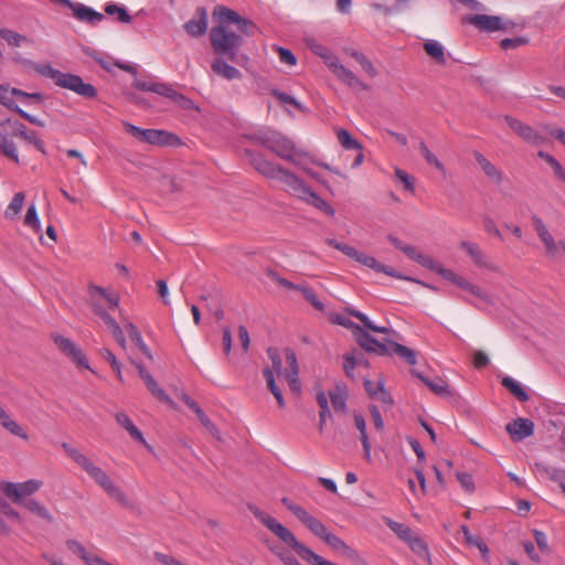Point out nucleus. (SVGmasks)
Here are the masks:
<instances>
[{
    "label": "nucleus",
    "instance_id": "1",
    "mask_svg": "<svg viewBox=\"0 0 565 565\" xmlns=\"http://www.w3.org/2000/svg\"><path fill=\"white\" fill-rule=\"evenodd\" d=\"M244 154L259 174L267 179L279 181L284 185V190L292 196L316 207L327 215L332 216L334 214L333 207L319 196L302 179L291 171L286 170L280 164L269 161L262 153L254 152L253 150L245 149Z\"/></svg>",
    "mask_w": 565,
    "mask_h": 565
},
{
    "label": "nucleus",
    "instance_id": "2",
    "mask_svg": "<svg viewBox=\"0 0 565 565\" xmlns=\"http://www.w3.org/2000/svg\"><path fill=\"white\" fill-rule=\"evenodd\" d=\"M213 14L218 18L220 24L213 26L210 31L211 45L216 54H227L231 60H234L242 45V38L231 30L226 23L235 24L237 31L247 36L254 35L257 26L252 21L242 18L236 11L224 6L215 7Z\"/></svg>",
    "mask_w": 565,
    "mask_h": 565
},
{
    "label": "nucleus",
    "instance_id": "3",
    "mask_svg": "<svg viewBox=\"0 0 565 565\" xmlns=\"http://www.w3.org/2000/svg\"><path fill=\"white\" fill-rule=\"evenodd\" d=\"M88 295L93 312L105 322L117 343L126 349L127 342L124 331L110 316V311L119 307V295L96 285L88 286Z\"/></svg>",
    "mask_w": 565,
    "mask_h": 565
},
{
    "label": "nucleus",
    "instance_id": "4",
    "mask_svg": "<svg viewBox=\"0 0 565 565\" xmlns=\"http://www.w3.org/2000/svg\"><path fill=\"white\" fill-rule=\"evenodd\" d=\"M63 450L66 455L81 468L88 477L102 488L110 498L119 503H127L128 499L126 493L118 487L109 477V475L99 467L90 457L72 447L67 443L62 444Z\"/></svg>",
    "mask_w": 565,
    "mask_h": 565
},
{
    "label": "nucleus",
    "instance_id": "5",
    "mask_svg": "<svg viewBox=\"0 0 565 565\" xmlns=\"http://www.w3.org/2000/svg\"><path fill=\"white\" fill-rule=\"evenodd\" d=\"M307 44L311 52L323 61L326 66L341 83L355 90L369 89V85L361 81L351 70L345 67L330 49L316 40H309Z\"/></svg>",
    "mask_w": 565,
    "mask_h": 565
},
{
    "label": "nucleus",
    "instance_id": "6",
    "mask_svg": "<svg viewBox=\"0 0 565 565\" xmlns=\"http://www.w3.org/2000/svg\"><path fill=\"white\" fill-rule=\"evenodd\" d=\"M33 70L39 75L53 79L56 86L72 90L85 98H94L97 95L96 88L88 83H84L78 75L62 73L47 63H35Z\"/></svg>",
    "mask_w": 565,
    "mask_h": 565
},
{
    "label": "nucleus",
    "instance_id": "7",
    "mask_svg": "<svg viewBox=\"0 0 565 565\" xmlns=\"http://www.w3.org/2000/svg\"><path fill=\"white\" fill-rule=\"evenodd\" d=\"M253 141L265 147L282 160L294 163L302 153L295 143L278 131L267 130L250 137Z\"/></svg>",
    "mask_w": 565,
    "mask_h": 565
},
{
    "label": "nucleus",
    "instance_id": "8",
    "mask_svg": "<svg viewBox=\"0 0 565 565\" xmlns=\"http://www.w3.org/2000/svg\"><path fill=\"white\" fill-rule=\"evenodd\" d=\"M267 354L269 360L271 361L273 374L276 373L279 377H284L292 392L298 393L300 391V383L298 380L299 366L297 363V358L295 352L291 349H285V362L287 364L286 367L282 366V359L278 349L269 348L267 350Z\"/></svg>",
    "mask_w": 565,
    "mask_h": 565
},
{
    "label": "nucleus",
    "instance_id": "9",
    "mask_svg": "<svg viewBox=\"0 0 565 565\" xmlns=\"http://www.w3.org/2000/svg\"><path fill=\"white\" fill-rule=\"evenodd\" d=\"M122 126L127 134L136 138L138 141L153 146H180L181 139L167 130L161 129H143L128 121H124Z\"/></svg>",
    "mask_w": 565,
    "mask_h": 565
},
{
    "label": "nucleus",
    "instance_id": "10",
    "mask_svg": "<svg viewBox=\"0 0 565 565\" xmlns=\"http://www.w3.org/2000/svg\"><path fill=\"white\" fill-rule=\"evenodd\" d=\"M531 223L547 257L557 259L562 254L565 255V239L555 241L547 225L539 215H532Z\"/></svg>",
    "mask_w": 565,
    "mask_h": 565
},
{
    "label": "nucleus",
    "instance_id": "11",
    "mask_svg": "<svg viewBox=\"0 0 565 565\" xmlns=\"http://www.w3.org/2000/svg\"><path fill=\"white\" fill-rule=\"evenodd\" d=\"M281 502L315 536L320 539L327 530L320 520L288 498H284Z\"/></svg>",
    "mask_w": 565,
    "mask_h": 565
},
{
    "label": "nucleus",
    "instance_id": "12",
    "mask_svg": "<svg viewBox=\"0 0 565 565\" xmlns=\"http://www.w3.org/2000/svg\"><path fill=\"white\" fill-rule=\"evenodd\" d=\"M42 486L39 480H28L21 483L3 482L0 486L2 492L15 503H21L28 497L38 491Z\"/></svg>",
    "mask_w": 565,
    "mask_h": 565
},
{
    "label": "nucleus",
    "instance_id": "13",
    "mask_svg": "<svg viewBox=\"0 0 565 565\" xmlns=\"http://www.w3.org/2000/svg\"><path fill=\"white\" fill-rule=\"evenodd\" d=\"M503 120L508 127L525 142L532 146H539L544 142V138L534 128L520 119L505 115Z\"/></svg>",
    "mask_w": 565,
    "mask_h": 565
},
{
    "label": "nucleus",
    "instance_id": "14",
    "mask_svg": "<svg viewBox=\"0 0 565 565\" xmlns=\"http://www.w3.org/2000/svg\"><path fill=\"white\" fill-rule=\"evenodd\" d=\"M52 1L61 3L62 6H65L66 8L71 9L74 17L81 22H85V23L95 25L104 20L103 13H100L83 3L73 2L71 0H52Z\"/></svg>",
    "mask_w": 565,
    "mask_h": 565
},
{
    "label": "nucleus",
    "instance_id": "15",
    "mask_svg": "<svg viewBox=\"0 0 565 565\" xmlns=\"http://www.w3.org/2000/svg\"><path fill=\"white\" fill-rule=\"evenodd\" d=\"M53 341L58 350L71 359L77 366L89 369L85 354L71 339L55 334L53 335Z\"/></svg>",
    "mask_w": 565,
    "mask_h": 565
},
{
    "label": "nucleus",
    "instance_id": "16",
    "mask_svg": "<svg viewBox=\"0 0 565 565\" xmlns=\"http://www.w3.org/2000/svg\"><path fill=\"white\" fill-rule=\"evenodd\" d=\"M6 126L12 129V136L20 137L26 142L33 145L40 152L45 153V145L43 140L38 137L36 132L29 131L22 122L12 121L11 119L0 120V127Z\"/></svg>",
    "mask_w": 565,
    "mask_h": 565
},
{
    "label": "nucleus",
    "instance_id": "17",
    "mask_svg": "<svg viewBox=\"0 0 565 565\" xmlns=\"http://www.w3.org/2000/svg\"><path fill=\"white\" fill-rule=\"evenodd\" d=\"M463 23H469L480 31L494 32L503 28L500 17L487 14L467 15L462 19Z\"/></svg>",
    "mask_w": 565,
    "mask_h": 565
},
{
    "label": "nucleus",
    "instance_id": "18",
    "mask_svg": "<svg viewBox=\"0 0 565 565\" xmlns=\"http://www.w3.org/2000/svg\"><path fill=\"white\" fill-rule=\"evenodd\" d=\"M505 430L513 441H520L533 435L534 424L531 419L519 417L508 423Z\"/></svg>",
    "mask_w": 565,
    "mask_h": 565
},
{
    "label": "nucleus",
    "instance_id": "19",
    "mask_svg": "<svg viewBox=\"0 0 565 565\" xmlns=\"http://www.w3.org/2000/svg\"><path fill=\"white\" fill-rule=\"evenodd\" d=\"M354 337L359 345L367 352H374L380 355H384L388 352V349L385 344L380 343L376 339L370 335L361 327H356V331H354Z\"/></svg>",
    "mask_w": 565,
    "mask_h": 565
},
{
    "label": "nucleus",
    "instance_id": "20",
    "mask_svg": "<svg viewBox=\"0 0 565 565\" xmlns=\"http://www.w3.org/2000/svg\"><path fill=\"white\" fill-rule=\"evenodd\" d=\"M136 367L139 372V375L147 388L151 392V394L159 401L163 403H171L170 397L166 394V392L159 387L158 383L153 379V376L146 370V367L139 363L136 364Z\"/></svg>",
    "mask_w": 565,
    "mask_h": 565
},
{
    "label": "nucleus",
    "instance_id": "21",
    "mask_svg": "<svg viewBox=\"0 0 565 565\" xmlns=\"http://www.w3.org/2000/svg\"><path fill=\"white\" fill-rule=\"evenodd\" d=\"M136 367L139 372V375L147 388L151 392V394L159 401L163 403H171L170 397L166 394V392L159 387L158 383L153 379V376L146 370V367L139 363L136 364Z\"/></svg>",
    "mask_w": 565,
    "mask_h": 565
},
{
    "label": "nucleus",
    "instance_id": "22",
    "mask_svg": "<svg viewBox=\"0 0 565 565\" xmlns=\"http://www.w3.org/2000/svg\"><path fill=\"white\" fill-rule=\"evenodd\" d=\"M475 159L483 173L495 184H500L504 180V173L498 167H495L489 159L482 153L475 152Z\"/></svg>",
    "mask_w": 565,
    "mask_h": 565
},
{
    "label": "nucleus",
    "instance_id": "23",
    "mask_svg": "<svg viewBox=\"0 0 565 565\" xmlns=\"http://www.w3.org/2000/svg\"><path fill=\"white\" fill-rule=\"evenodd\" d=\"M6 127L0 129V153L6 158L19 163V151L12 137L6 131Z\"/></svg>",
    "mask_w": 565,
    "mask_h": 565
},
{
    "label": "nucleus",
    "instance_id": "24",
    "mask_svg": "<svg viewBox=\"0 0 565 565\" xmlns=\"http://www.w3.org/2000/svg\"><path fill=\"white\" fill-rule=\"evenodd\" d=\"M116 422L118 425H120L125 430L128 431L130 437L141 444H143L147 448H150V446L147 444L146 439L143 438L142 433L139 430V428L132 423L130 417L125 413H117L116 414Z\"/></svg>",
    "mask_w": 565,
    "mask_h": 565
},
{
    "label": "nucleus",
    "instance_id": "25",
    "mask_svg": "<svg viewBox=\"0 0 565 565\" xmlns=\"http://www.w3.org/2000/svg\"><path fill=\"white\" fill-rule=\"evenodd\" d=\"M0 425L10 434L23 439L28 440L29 435L26 431L11 418V416L0 406Z\"/></svg>",
    "mask_w": 565,
    "mask_h": 565
},
{
    "label": "nucleus",
    "instance_id": "26",
    "mask_svg": "<svg viewBox=\"0 0 565 565\" xmlns=\"http://www.w3.org/2000/svg\"><path fill=\"white\" fill-rule=\"evenodd\" d=\"M211 68L216 75L228 81L238 79L242 76L241 72L236 67L231 66L221 58H215L211 64Z\"/></svg>",
    "mask_w": 565,
    "mask_h": 565
},
{
    "label": "nucleus",
    "instance_id": "27",
    "mask_svg": "<svg viewBox=\"0 0 565 565\" xmlns=\"http://www.w3.org/2000/svg\"><path fill=\"white\" fill-rule=\"evenodd\" d=\"M355 260L365 267L374 269L375 271L384 273L392 277H399L393 268L380 264L373 256L366 255L362 252L358 253Z\"/></svg>",
    "mask_w": 565,
    "mask_h": 565
},
{
    "label": "nucleus",
    "instance_id": "28",
    "mask_svg": "<svg viewBox=\"0 0 565 565\" xmlns=\"http://www.w3.org/2000/svg\"><path fill=\"white\" fill-rule=\"evenodd\" d=\"M185 31L192 36L203 35L207 30V18L204 11L198 19H191L184 24Z\"/></svg>",
    "mask_w": 565,
    "mask_h": 565
},
{
    "label": "nucleus",
    "instance_id": "29",
    "mask_svg": "<svg viewBox=\"0 0 565 565\" xmlns=\"http://www.w3.org/2000/svg\"><path fill=\"white\" fill-rule=\"evenodd\" d=\"M20 504H22L25 510H28L32 514H34L43 520H46V521L53 520L49 510L43 504H41L39 501H36L34 499H30V498L25 499V500L21 501Z\"/></svg>",
    "mask_w": 565,
    "mask_h": 565
},
{
    "label": "nucleus",
    "instance_id": "30",
    "mask_svg": "<svg viewBox=\"0 0 565 565\" xmlns=\"http://www.w3.org/2000/svg\"><path fill=\"white\" fill-rule=\"evenodd\" d=\"M354 423L356 429L360 431V440L364 449V456L367 460H371V444L366 434V423L363 416L355 414Z\"/></svg>",
    "mask_w": 565,
    "mask_h": 565
},
{
    "label": "nucleus",
    "instance_id": "31",
    "mask_svg": "<svg viewBox=\"0 0 565 565\" xmlns=\"http://www.w3.org/2000/svg\"><path fill=\"white\" fill-rule=\"evenodd\" d=\"M537 156L551 167L555 178L565 184V169L559 161L545 151H539Z\"/></svg>",
    "mask_w": 565,
    "mask_h": 565
},
{
    "label": "nucleus",
    "instance_id": "32",
    "mask_svg": "<svg viewBox=\"0 0 565 565\" xmlns=\"http://www.w3.org/2000/svg\"><path fill=\"white\" fill-rule=\"evenodd\" d=\"M501 384L512 394L514 395L519 401L526 402L529 399L527 393L524 391V388L521 386L520 383H518L515 380H513L510 376H504L501 381Z\"/></svg>",
    "mask_w": 565,
    "mask_h": 565
},
{
    "label": "nucleus",
    "instance_id": "33",
    "mask_svg": "<svg viewBox=\"0 0 565 565\" xmlns=\"http://www.w3.org/2000/svg\"><path fill=\"white\" fill-rule=\"evenodd\" d=\"M263 375L266 379L268 390L275 396L279 407H285V399L280 388L276 384L273 371L270 369H264Z\"/></svg>",
    "mask_w": 565,
    "mask_h": 565
},
{
    "label": "nucleus",
    "instance_id": "34",
    "mask_svg": "<svg viewBox=\"0 0 565 565\" xmlns=\"http://www.w3.org/2000/svg\"><path fill=\"white\" fill-rule=\"evenodd\" d=\"M424 50L431 58L439 64H445V52L443 45L438 41L429 40L424 44Z\"/></svg>",
    "mask_w": 565,
    "mask_h": 565
},
{
    "label": "nucleus",
    "instance_id": "35",
    "mask_svg": "<svg viewBox=\"0 0 565 565\" xmlns=\"http://www.w3.org/2000/svg\"><path fill=\"white\" fill-rule=\"evenodd\" d=\"M418 377L425 383V385H427L430 391H433L435 394L437 395H441V396H446V395H450L451 392L449 390V385L447 384L446 381H444L443 379H435V380H429L427 377H424L422 375H418Z\"/></svg>",
    "mask_w": 565,
    "mask_h": 565
},
{
    "label": "nucleus",
    "instance_id": "36",
    "mask_svg": "<svg viewBox=\"0 0 565 565\" xmlns=\"http://www.w3.org/2000/svg\"><path fill=\"white\" fill-rule=\"evenodd\" d=\"M23 203H24V194L22 192L15 193L4 211L6 218H8V220L15 218L19 215V213L21 212V210L23 207Z\"/></svg>",
    "mask_w": 565,
    "mask_h": 565
},
{
    "label": "nucleus",
    "instance_id": "37",
    "mask_svg": "<svg viewBox=\"0 0 565 565\" xmlns=\"http://www.w3.org/2000/svg\"><path fill=\"white\" fill-rule=\"evenodd\" d=\"M455 285H457L459 288L469 291L470 294L477 296L481 300L489 302V297L479 288L478 286L469 282L465 277L459 276L456 278Z\"/></svg>",
    "mask_w": 565,
    "mask_h": 565
},
{
    "label": "nucleus",
    "instance_id": "38",
    "mask_svg": "<svg viewBox=\"0 0 565 565\" xmlns=\"http://www.w3.org/2000/svg\"><path fill=\"white\" fill-rule=\"evenodd\" d=\"M390 345H391L393 352L396 353L403 360H405L409 365L416 364L417 360H416V353L414 350H412L408 347L395 343V342H391Z\"/></svg>",
    "mask_w": 565,
    "mask_h": 565
},
{
    "label": "nucleus",
    "instance_id": "39",
    "mask_svg": "<svg viewBox=\"0 0 565 565\" xmlns=\"http://www.w3.org/2000/svg\"><path fill=\"white\" fill-rule=\"evenodd\" d=\"M320 540H322L327 545H329L331 548L338 552H344L348 550V546L344 543V541L341 540L335 534L331 533L328 529L320 536Z\"/></svg>",
    "mask_w": 565,
    "mask_h": 565
},
{
    "label": "nucleus",
    "instance_id": "40",
    "mask_svg": "<svg viewBox=\"0 0 565 565\" xmlns=\"http://www.w3.org/2000/svg\"><path fill=\"white\" fill-rule=\"evenodd\" d=\"M0 36L7 41L10 46L19 47L26 40V38L10 29H0Z\"/></svg>",
    "mask_w": 565,
    "mask_h": 565
},
{
    "label": "nucleus",
    "instance_id": "41",
    "mask_svg": "<svg viewBox=\"0 0 565 565\" xmlns=\"http://www.w3.org/2000/svg\"><path fill=\"white\" fill-rule=\"evenodd\" d=\"M460 248L465 250L476 264L484 265L483 255L479 249L478 245L471 242L463 241L460 243Z\"/></svg>",
    "mask_w": 565,
    "mask_h": 565
},
{
    "label": "nucleus",
    "instance_id": "42",
    "mask_svg": "<svg viewBox=\"0 0 565 565\" xmlns=\"http://www.w3.org/2000/svg\"><path fill=\"white\" fill-rule=\"evenodd\" d=\"M387 526L403 541L407 542L414 535L413 531L404 523L392 520L387 521Z\"/></svg>",
    "mask_w": 565,
    "mask_h": 565
},
{
    "label": "nucleus",
    "instance_id": "43",
    "mask_svg": "<svg viewBox=\"0 0 565 565\" xmlns=\"http://www.w3.org/2000/svg\"><path fill=\"white\" fill-rule=\"evenodd\" d=\"M317 403L320 406L319 413V427L322 429L327 417H330L329 402L328 397L323 392H318L317 394Z\"/></svg>",
    "mask_w": 565,
    "mask_h": 565
},
{
    "label": "nucleus",
    "instance_id": "44",
    "mask_svg": "<svg viewBox=\"0 0 565 565\" xmlns=\"http://www.w3.org/2000/svg\"><path fill=\"white\" fill-rule=\"evenodd\" d=\"M331 404L334 411L342 412L345 408L347 395L340 387L329 393Z\"/></svg>",
    "mask_w": 565,
    "mask_h": 565
},
{
    "label": "nucleus",
    "instance_id": "45",
    "mask_svg": "<svg viewBox=\"0 0 565 565\" xmlns=\"http://www.w3.org/2000/svg\"><path fill=\"white\" fill-rule=\"evenodd\" d=\"M337 137L338 141L344 149H361V145L354 138H352V136L345 129H340L337 132Z\"/></svg>",
    "mask_w": 565,
    "mask_h": 565
},
{
    "label": "nucleus",
    "instance_id": "46",
    "mask_svg": "<svg viewBox=\"0 0 565 565\" xmlns=\"http://www.w3.org/2000/svg\"><path fill=\"white\" fill-rule=\"evenodd\" d=\"M24 224L28 227L33 228L36 233H40L41 231V223L38 215V210L34 204H31L26 211L25 217H24Z\"/></svg>",
    "mask_w": 565,
    "mask_h": 565
},
{
    "label": "nucleus",
    "instance_id": "47",
    "mask_svg": "<svg viewBox=\"0 0 565 565\" xmlns=\"http://www.w3.org/2000/svg\"><path fill=\"white\" fill-rule=\"evenodd\" d=\"M326 244L340 250L341 253H343L344 255H347L348 257L353 258V259H355V257L358 256V253H359V250L355 249L353 246H351L349 244L340 243L333 238H327Z\"/></svg>",
    "mask_w": 565,
    "mask_h": 565
},
{
    "label": "nucleus",
    "instance_id": "48",
    "mask_svg": "<svg viewBox=\"0 0 565 565\" xmlns=\"http://www.w3.org/2000/svg\"><path fill=\"white\" fill-rule=\"evenodd\" d=\"M273 50L278 54L279 62L292 67L297 64L296 55L288 49L274 45Z\"/></svg>",
    "mask_w": 565,
    "mask_h": 565
},
{
    "label": "nucleus",
    "instance_id": "49",
    "mask_svg": "<svg viewBox=\"0 0 565 565\" xmlns=\"http://www.w3.org/2000/svg\"><path fill=\"white\" fill-rule=\"evenodd\" d=\"M419 151L422 156L426 159V161L434 166L440 172H445L444 164L437 159V157L428 149L424 141L419 142Z\"/></svg>",
    "mask_w": 565,
    "mask_h": 565
},
{
    "label": "nucleus",
    "instance_id": "50",
    "mask_svg": "<svg viewBox=\"0 0 565 565\" xmlns=\"http://www.w3.org/2000/svg\"><path fill=\"white\" fill-rule=\"evenodd\" d=\"M83 52L87 56H89L93 60H95L104 70L110 71V65H111L110 60L111 58L109 56H106L103 53L97 52V51H95V50H93L90 47H84Z\"/></svg>",
    "mask_w": 565,
    "mask_h": 565
},
{
    "label": "nucleus",
    "instance_id": "51",
    "mask_svg": "<svg viewBox=\"0 0 565 565\" xmlns=\"http://www.w3.org/2000/svg\"><path fill=\"white\" fill-rule=\"evenodd\" d=\"M67 548L75 555H77L83 562L89 556L92 552L87 551L79 542L75 540H68L66 542Z\"/></svg>",
    "mask_w": 565,
    "mask_h": 565
},
{
    "label": "nucleus",
    "instance_id": "52",
    "mask_svg": "<svg viewBox=\"0 0 565 565\" xmlns=\"http://www.w3.org/2000/svg\"><path fill=\"white\" fill-rule=\"evenodd\" d=\"M67 548L75 555H77L83 562L89 556L92 552L87 551L79 542L75 540H68L66 542Z\"/></svg>",
    "mask_w": 565,
    "mask_h": 565
},
{
    "label": "nucleus",
    "instance_id": "53",
    "mask_svg": "<svg viewBox=\"0 0 565 565\" xmlns=\"http://www.w3.org/2000/svg\"><path fill=\"white\" fill-rule=\"evenodd\" d=\"M105 12L107 14H117L118 20L122 23H128L131 19L126 9L118 7L116 4H108L105 8Z\"/></svg>",
    "mask_w": 565,
    "mask_h": 565
},
{
    "label": "nucleus",
    "instance_id": "54",
    "mask_svg": "<svg viewBox=\"0 0 565 565\" xmlns=\"http://www.w3.org/2000/svg\"><path fill=\"white\" fill-rule=\"evenodd\" d=\"M545 473L550 478V480L557 482L562 488V484L565 483V470L559 468H544Z\"/></svg>",
    "mask_w": 565,
    "mask_h": 565
},
{
    "label": "nucleus",
    "instance_id": "55",
    "mask_svg": "<svg viewBox=\"0 0 565 565\" xmlns=\"http://www.w3.org/2000/svg\"><path fill=\"white\" fill-rule=\"evenodd\" d=\"M407 544L418 555H426L427 554V546H426V544L417 535L414 534L411 537V540L407 541Z\"/></svg>",
    "mask_w": 565,
    "mask_h": 565
},
{
    "label": "nucleus",
    "instance_id": "56",
    "mask_svg": "<svg viewBox=\"0 0 565 565\" xmlns=\"http://www.w3.org/2000/svg\"><path fill=\"white\" fill-rule=\"evenodd\" d=\"M395 177L404 184L405 189L414 192L415 185H414V179L404 170L396 168L395 169Z\"/></svg>",
    "mask_w": 565,
    "mask_h": 565
},
{
    "label": "nucleus",
    "instance_id": "57",
    "mask_svg": "<svg viewBox=\"0 0 565 565\" xmlns=\"http://www.w3.org/2000/svg\"><path fill=\"white\" fill-rule=\"evenodd\" d=\"M372 398L387 405L393 403L390 393L385 390L384 383L381 380L377 382L376 394Z\"/></svg>",
    "mask_w": 565,
    "mask_h": 565
},
{
    "label": "nucleus",
    "instance_id": "58",
    "mask_svg": "<svg viewBox=\"0 0 565 565\" xmlns=\"http://www.w3.org/2000/svg\"><path fill=\"white\" fill-rule=\"evenodd\" d=\"M294 164L296 167H298L299 169H301L305 173H307L308 175H310L311 178L320 181V178L319 175L308 166V162H307V159H306V156L303 153H301L297 159L296 161L294 162Z\"/></svg>",
    "mask_w": 565,
    "mask_h": 565
},
{
    "label": "nucleus",
    "instance_id": "59",
    "mask_svg": "<svg viewBox=\"0 0 565 565\" xmlns=\"http://www.w3.org/2000/svg\"><path fill=\"white\" fill-rule=\"evenodd\" d=\"M154 93H157V94H159L161 96H166V97L171 98V99H177L180 96L177 93V90L173 89L170 85L162 84V83H157L156 84Z\"/></svg>",
    "mask_w": 565,
    "mask_h": 565
},
{
    "label": "nucleus",
    "instance_id": "60",
    "mask_svg": "<svg viewBox=\"0 0 565 565\" xmlns=\"http://www.w3.org/2000/svg\"><path fill=\"white\" fill-rule=\"evenodd\" d=\"M533 536H534L535 543L539 546L540 551L545 553V554H548L550 553V546H548L547 536L545 535V533H543V532H541L539 530H534L533 531Z\"/></svg>",
    "mask_w": 565,
    "mask_h": 565
},
{
    "label": "nucleus",
    "instance_id": "61",
    "mask_svg": "<svg viewBox=\"0 0 565 565\" xmlns=\"http://www.w3.org/2000/svg\"><path fill=\"white\" fill-rule=\"evenodd\" d=\"M415 262L420 264L423 267H426L434 271L436 270V268L439 265L438 262L434 260L430 256L423 254L420 250L417 254Z\"/></svg>",
    "mask_w": 565,
    "mask_h": 565
},
{
    "label": "nucleus",
    "instance_id": "62",
    "mask_svg": "<svg viewBox=\"0 0 565 565\" xmlns=\"http://www.w3.org/2000/svg\"><path fill=\"white\" fill-rule=\"evenodd\" d=\"M457 479L462 489L466 490L467 492H472L475 490L473 479L471 475L466 472H458Z\"/></svg>",
    "mask_w": 565,
    "mask_h": 565
},
{
    "label": "nucleus",
    "instance_id": "63",
    "mask_svg": "<svg viewBox=\"0 0 565 565\" xmlns=\"http://www.w3.org/2000/svg\"><path fill=\"white\" fill-rule=\"evenodd\" d=\"M0 104L13 110L17 104L9 97V87L0 85Z\"/></svg>",
    "mask_w": 565,
    "mask_h": 565
},
{
    "label": "nucleus",
    "instance_id": "64",
    "mask_svg": "<svg viewBox=\"0 0 565 565\" xmlns=\"http://www.w3.org/2000/svg\"><path fill=\"white\" fill-rule=\"evenodd\" d=\"M544 129L554 138L559 140L563 145H565V130L561 127H555L547 125Z\"/></svg>",
    "mask_w": 565,
    "mask_h": 565
}]
</instances>
